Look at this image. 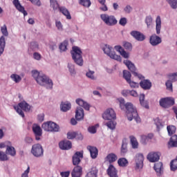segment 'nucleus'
Here are the masks:
<instances>
[{"label": "nucleus", "instance_id": "27", "mask_svg": "<svg viewBox=\"0 0 177 177\" xmlns=\"http://www.w3.org/2000/svg\"><path fill=\"white\" fill-rule=\"evenodd\" d=\"M9 145L6 146V153L8 154V156H11V157H15L16 156V149L15 147H12V143L8 142Z\"/></svg>", "mask_w": 177, "mask_h": 177}, {"label": "nucleus", "instance_id": "42", "mask_svg": "<svg viewBox=\"0 0 177 177\" xmlns=\"http://www.w3.org/2000/svg\"><path fill=\"white\" fill-rule=\"evenodd\" d=\"M67 46H68V41L67 40L61 43L59 46L60 52H66V50H67Z\"/></svg>", "mask_w": 177, "mask_h": 177}, {"label": "nucleus", "instance_id": "28", "mask_svg": "<svg viewBox=\"0 0 177 177\" xmlns=\"http://www.w3.org/2000/svg\"><path fill=\"white\" fill-rule=\"evenodd\" d=\"M140 86L145 91H149L151 88V82L149 80H143L140 82Z\"/></svg>", "mask_w": 177, "mask_h": 177}, {"label": "nucleus", "instance_id": "47", "mask_svg": "<svg viewBox=\"0 0 177 177\" xmlns=\"http://www.w3.org/2000/svg\"><path fill=\"white\" fill-rule=\"evenodd\" d=\"M131 77H132V75H131V72L128 71H123V78H124L127 82L131 81Z\"/></svg>", "mask_w": 177, "mask_h": 177}, {"label": "nucleus", "instance_id": "55", "mask_svg": "<svg viewBox=\"0 0 177 177\" xmlns=\"http://www.w3.org/2000/svg\"><path fill=\"white\" fill-rule=\"evenodd\" d=\"M170 169L171 171H176L177 169V160H172L171 162H170Z\"/></svg>", "mask_w": 177, "mask_h": 177}, {"label": "nucleus", "instance_id": "40", "mask_svg": "<svg viewBox=\"0 0 177 177\" xmlns=\"http://www.w3.org/2000/svg\"><path fill=\"white\" fill-rule=\"evenodd\" d=\"M85 177H97V170L96 168H92L87 174Z\"/></svg>", "mask_w": 177, "mask_h": 177}, {"label": "nucleus", "instance_id": "14", "mask_svg": "<svg viewBox=\"0 0 177 177\" xmlns=\"http://www.w3.org/2000/svg\"><path fill=\"white\" fill-rule=\"evenodd\" d=\"M130 35L134 38L136 41H138L139 42H143L145 39H146V36L138 31V30H133L130 32Z\"/></svg>", "mask_w": 177, "mask_h": 177}, {"label": "nucleus", "instance_id": "33", "mask_svg": "<svg viewBox=\"0 0 177 177\" xmlns=\"http://www.w3.org/2000/svg\"><path fill=\"white\" fill-rule=\"evenodd\" d=\"M5 46H6V41L5 40V37L1 36L0 37V57L5 52Z\"/></svg>", "mask_w": 177, "mask_h": 177}, {"label": "nucleus", "instance_id": "23", "mask_svg": "<svg viewBox=\"0 0 177 177\" xmlns=\"http://www.w3.org/2000/svg\"><path fill=\"white\" fill-rule=\"evenodd\" d=\"M72 177H82V167L76 166L73 168L71 172Z\"/></svg>", "mask_w": 177, "mask_h": 177}, {"label": "nucleus", "instance_id": "58", "mask_svg": "<svg viewBox=\"0 0 177 177\" xmlns=\"http://www.w3.org/2000/svg\"><path fill=\"white\" fill-rule=\"evenodd\" d=\"M30 169V166H28L27 169L21 174V177H29Z\"/></svg>", "mask_w": 177, "mask_h": 177}, {"label": "nucleus", "instance_id": "3", "mask_svg": "<svg viewBox=\"0 0 177 177\" xmlns=\"http://www.w3.org/2000/svg\"><path fill=\"white\" fill-rule=\"evenodd\" d=\"M71 55L74 63H75L77 66H79L80 67H82V66H84L82 50L80 47L75 46H73Z\"/></svg>", "mask_w": 177, "mask_h": 177}, {"label": "nucleus", "instance_id": "51", "mask_svg": "<svg viewBox=\"0 0 177 177\" xmlns=\"http://www.w3.org/2000/svg\"><path fill=\"white\" fill-rule=\"evenodd\" d=\"M9 158L6 152L0 151V161H8Z\"/></svg>", "mask_w": 177, "mask_h": 177}, {"label": "nucleus", "instance_id": "6", "mask_svg": "<svg viewBox=\"0 0 177 177\" xmlns=\"http://www.w3.org/2000/svg\"><path fill=\"white\" fill-rule=\"evenodd\" d=\"M168 80L165 82L166 89L169 92H174L173 82H177V72L170 73L167 75Z\"/></svg>", "mask_w": 177, "mask_h": 177}, {"label": "nucleus", "instance_id": "26", "mask_svg": "<svg viewBox=\"0 0 177 177\" xmlns=\"http://www.w3.org/2000/svg\"><path fill=\"white\" fill-rule=\"evenodd\" d=\"M114 48L117 52L120 53V55H121L122 57L124 59H129V53H127L121 46H115Z\"/></svg>", "mask_w": 177, "mask_h": 177}, {"label": "nucleus", "instance_id": "24", "mask_svg": "<svg viewBox=\"0 0 177 177\" xmlns=\"http://www.w3.org/2000/svg\"><path fill=\"white\" fill-rule=\"evenodd\" d=\"M59 146L61 150H70L72 147L71 142L68 140L61 141Z\"/></svg>", "mask_w": 177, "mask_h": 177}, {"label": "nucleus", "instance_id": "32", "mask_svg": "<svg viewBox=\"0 0 177 177\" xmlns=\"http://www.w3.org/2000/svg\"><path fill=\"white\" fill-rule=\"evenodd\" d=\"M118 157L115 153H111L106 156L105 158V160L109 162V164H112V162H115V160H118Z\"/></svg>", "mask_w": 177, "mask_h": 177}, {"label": "nucleus", "instance_id": "35", "mask_svg": "<svg viewBox=\"0 0 177 177\" xmlns=\"http://www.w3.org/2000/svg\"><path fill=\"white\" fill-rule=\"evenodd\" d=\"M130 143L131 145L132 149L136 150V149H139V142L134 136L130 137Z\"/></svg>", "mask_w": 177, "mask_h": 177}, {"label": "nucleus", "instance_id": "60", "mask_svg": "<svg viewBox=\"0 0 177 177\" xmlns=\"http://www.w3.org/2000/svg\"><path fill=\"white\" fill-rule=\"evenodd\" d=\"M77 136V132L71 131L67 133L68 139H74Z\"/></svg>", "mask_w": 177, "mask_h": 177}, {"label": "nucleus", "instance_id": "43", "mask_svg": "<svg viewBox=\"0 0 177 177\" xmlns=\"http://www.w3.org/2000/svg\"><path fill=\"white\" fill-rule=\"evenodd\" d=\"M169 136H172L175 132H176V127L174 125H169L167 127Z\"/></svg>", "mask_w": 177, "mask_h": 177}, {"label": "nucleus", "instance_id": "8", "mask_svg": "<svg viewBox=\"0 0 177 177\" xmlns=\"http://www.w3.org/2000/svg\"><path fill=\"white\" fill-rule=\"evenodd\" d=\"M159 104L162 109H169V107H171V106L175 104V99L172 97L160 98Z\"/></svg>", "mask_w": 177, "mask_h": 177}, {"label": "nucleus", "instance_id": "18", "mask_svg": "<svg viewBox=\"0 0 177 177\" xmlns=\"http://www.w3.org/2000/svg\"><path fill=\"white\" fill-rule=\"evenodd\" d=\"M75 103L77 104L80 107H83V109H84V110H86V111H89L91 109V105L82 98H77L75 100Z\"/></svg>", "mask_w": 177, "mask_h": 177}, {"label": "nucleus", "instance_id": "54", "mask_svg": "<svg viewBox=\"0 0 177 177\" xmlns=\"http://www.w3.org/2000/svg\"><path fill=\"white\" fill-rule=\"evenodd\" d=\"M127 84H129V86L131 88H132L133 89H135L136 88L139 87L140 84L136 82H133L131 80L129 82H127Z\"/></svg>", "mask_w": 177, "mask_h": 177}, {"label": "nucleus", "instance_id": "15", "mask_svg": "<svg viewBox=\"0 0 177 177\" xmlns=\"http://www.w3.org/2000/svg\"><path fill=\"white\" fill-rule=\"evenodd\" d=\"M161 157V153L160 152H150L147 158L149 162H157Z\"/></svg>", "mask_w": 177, "mask_h": 177}, {"label": "nucleus", "instance_id": "11", "mask_svg": "<svg viewBox=\"0 0 177 177\" xmlns=\"http://www.w3.org/2000/svg\"><path fill=\"white\" fill-rule=\"evenodd\" d=\"M102 118L106 121H111L117 118L114 109L109 108L102 113Z\"/></svg>", "mask_w": 177, "mask_h": 177}, {"label": "nucleus", "instance_id": "5", "mask_svg": "<svg viewBox=\"0 0 177 177\" xmlns=\"http://www.w3.org/2000/svg\"><path fill=\"white\" fill-rule=\"evenodd\" d=\"M100 19L106 26H109V27H113V26H115V24L118 23V21H117L114 15L101 14Z\"/></svg>", "mask_w": 177, "mask_h": 177}, {"label": "nucleus", "instance_id": "61", "mask_svg": "<svg viewBox=\"0 0 177 177\" xmlns=\"http://www.w3.org/2000/svg\"><path fill=\"white\" fill-rule=\"evenodd\" d=\"M30 48L32 50H37L39 48L38 43L37 41H33L30 43Z\"/></svg>", "mask_w": 177, "mask_h": 177}, {"label": "nucleus", "instance_id": "34", "mask_svg": "<svg viewBox=\"0 0 177 177\" xmlns=\"http://www.w3.org/2000/svg\"><path fill=\"white\" fill-rule=\"evenodd\" d=\"M168 147H177V135H174L171 137L168 142Z\"/></svg>", "mask_w": 177, "mask_h": 177}, {"label": "nucleus", "instance_id": "4", "mask_svg": "<svg viewBox=\"0 0 177 177\" xmlns=\"http://www.w3.org/2000/svg\"><path fill=\"white\" fill-rule=\"evenodd\" d=\"M102 49L104 53H105V55L109 56V57H110L111 59H113V60H117V62H121V56L115 54V52H114V49H113V47H111L110 45L104 44L102 46Z\"/></svg>", "mask_w": 177, "mask_h": 177}, {"label": "nucleus", "instance_id": "25", "mask_svg": "<svg viewBox=\"0 0 177 177\" xmlns=\"http://www.w3.org/2000/svg\"><path fill=\"white\" fill-rule=\"evenodd\" d=\"M84 157L82 152H76L73 156V165H78L81 162V158Z\"/></svg>", "mask_w": 177, "mask_h": 177}, {"label": "nucleus", "instance_id": "36", "mask_svg": "<svg viewBox=\"0 0 177 177\" xmlns=\"http://www.w3.org/2000/svg\"><path fill=\"white\" fill-rule=\"evenodd\" d=\"M58 10H59L62 15H64L68 20H71V15H70V12H68V10H67L66 7H60Z\"/></svg>", "mask_w": 177, "mask_h": 177}, {"label": "nucleus", "instance_id": "1", "mask_svg": "<svg viewBox=\"0 0 177 177\" xmlns=\"http://www.w3.org/2000/svg\"><path fill=\"white\" fill-rule=\"evenodd\" d=\"M120 103V107L121 110L126 112L127 120L129 121H132L133 119L136 122H140V118L138 115V111L136 110V106L132 104V102H127L125 104V100L122 97L118 99Z\"/></svg>", "mask_w": 177, "mask_h": 177}, {"label": "nucleus", "instance_id": "17", "mask_svg": "<svg viewBox=\"0 0 177 177\" xmlns=\"http://www.w3.org/2000/svg\"><path fill=\"white\" fill-rule=\"evenodd\" d=\"M162 42V40L161 39V37H160L156 34L152 35L149 38V44L152 46H157L160 45V44H161Z\"/></svg>", "mask_w": 177, "mask_h": 177}, {"label": "nucleus", "instance_id": "53", "mask_svg": "<svg viewBox=\"0 0 177 177\" xmlns=\"http://www.w3.org/2000/svg\"><path fill=\"white\" fill-rule=\"evenodd\" d=\"M167 2L171 9H177V0H167Z\"/></svg>", "mask_w": 177, "mask_h": 177}, {"label": "nucleus", "instance_id": "52", "mask_svg": "<svg viewBox=\"0 0 177 177\" xmlns=\"http://www.w3.org/2000/svg\"><path fill=\"white\" fill-rule=\"evenodd\" d=\"M80 4L85 8H89L91 5V0H80Z\"/></svg>", "mask_w": 177, "mask_h": 177}, {"label": "nucleus", "instance_id": "41", "mask_svg": "<svg viewBox=\"0 0 177 177\" xmlns=\"http://www.w3.org/2000/svg\"><path fill=\"white\" fill-rule=\"evenodd\" d=\"M71 109V103L70 102H64L61 104L62 111L66 112L68 111Z\"/></svg>", "mask_w": 177, "mask_h": 177}, {"label": "nucleus", "instance_id": "38", "mask_svg": "<svg viewBox=\"0 0 177 177\" xmlns=\"http://www.w3.org/2000/svg\"><path fill=\"white\" fill-rule=\"evenodd\" d=\"M50 6L53 9L54 12L59 10L60 8L59 6V3H57V0H50Z\"/></svg>", "mask_w": 177, "mask_h": 177}, {"label": "nucleus", "instance_id": "57", "mask_svg": "<svg viewBox=\"0 0 177 177\" xmlns=\"http://www.w3.org/2000/svg\"><path fill=\"white\" fill-rule=\"evenodd\" d=\"M1 31L5 37H8L9 35V33L8 32V28H6V25L1 26Z\"/></svg>", "mask_w": 177, "mask_h": 177}, {"label": "nucleus", "instance_id": "50", "mask_svg": "<svg viewBox=\"0 0 177 177\" xmlns=\"http://www.w3.org/2000/svg\"><path fill=\"white\" fill-rule=\"evenodd\" d=\"M97 128H99V124H95L94 126H90L88 128V131L90 133H96V131H97Z\"/></svg>", "mask_w": 177, "mask_h": 177}, {"label": "nucleus", "instance_id": "37", "mask_svg": "<svg viewBox=\"0 0 177 177\" xmlns=\"http://www.w3.org/2000/svg\"><path fill=\"white\" fill-rule=\"evenodd\" d=\"M118 164L119 167H122L124 168L125 167H128L129 162L128 160H127V158H120L118 160Z\"/></svg>", "mask_w": 177, "mask_h": 177}, {"label": "nucleus", "instance_id": "62", "mask_svg": "<svg viewBox=\"0 0 177 177\" xmlns=\"http://www.w3.org/2000/svg\"><path fill=\"white\" fill-rule=\"evenodd\" d=\"M127 18L125 17H122L119 21V24H120V26H122L123 27H124V26H127Z\"/></svg>", "mask_w": 177, "mask_h": 177}, {"label": "nucleus", "instance_id": "46", "mask_svg": "<svg viewBox=\"0 0 177 177\" xmlns=\"http://www.w3.org/2000/svg\"><path fill=\"white\" fill-rule=\"evenodd\" d=\"M10 78L16 84H19V82H20V81H21V77L17 74H12L10 75Z\"/></svg>", "mask_w": 177, "mask_h": 177}, {"label": "nucleus", "instance_id": "59", "mask_svg": "<svg viewBox=\"0 0 177 177\" xmlns=\"http://www.w3.org/2000/svg\"><path fill=\"white\" fill-rule=\"evenodd\" d=\"M123 46L127 49V50H132V44L129 42H124Z\"/></svg>", "mask_w": 177, "mask_h": 177}, {"label": "nucleus", "instance_id": "22", "mask_svg": "<svg viewBox=\"0 0 177 177\" xmlns=\"http://www.w3.org/2000/svg\"><path fill=\"white\" fill-rule=\"evenodd\" d=\"M153 168L156 172L157 176H161V175H162V172H164V167L162 166V162H159L155 163Z\"/></svg>", "mask_w": 177, "mask_h": 177}, {"label": "nucleus", "instance_id": "29", "mask_svg": "<svg viewBox=\"0 0 177 177\" xmlns=\"http://www.w3.org/2000/svg\"><path fill=\"white\" fill-rule=\"evenodd\" d=\"M13 4L15 5V8L19 10V12H21V13H23L24 16H27V11L24 10V7L20 4V2H19V0H14Z\"/></svg>", "mask_w": 177, "mask_h": 177}, {"label": "nucleus", "instance_id": "10", "mask_svg": "<svg viewBox=\"0 0 177 177\" xmlns=\"http://www.w3.org/2000/svg\"><path fill=\"white\" fill-rule=\"evenodd\" d=\"M30 153L37 158L44 157V147L41 144H35L32 146Z\"/></svg>", "mask_w": 177, "mask_h": 177}, {"label": "nucleus", "instance_id": "64", "mask_svg": "<svg viewBox=\"0 0 177 177\" xmlns=\"http://www.w3.org/2000/svg\"><path fill=\"white\" fill-rule=\"evenodd\" d=\"M133 74L134 77H138L139 80H145V76H143V75L136 72V71H134Z\"/></svg>", "mask_w": 177, "mask_h": 177}, {"label": "nucleus", "instance_id": "30", "mask_svg": "<svg viewBox=\"0 0 177 177\" xmlns=\"http://www.w3.org/2000/svg\"><path fill=\"white\" fill-rule=\"evenodd\" d=\"M95 71L88 69L86 72V77L91 81H96L97 80V76H96Z\"/></svg>", "mask_w": 177, "mask_h": 177}, {"label": "nucleus", "instance_id": "44", "mask_svg": "<svg viewBox=\"0 0 177 177\" xmlns=\"http://www.w3.org/2000/svg\"><path fill=\"white\" fill-rule=\"evenodd\" d=\"M105 125H106V127H107V128H109V129H111V131H114V129H115L117 122H115L113 120H109L108 122H106L105 124Z\"/></svg>", "mask_w": 177, "mask_h": 177}, {"label": "nucleus", "instance_id": "7", "mask_svg": "<svg viewBox=\"0 0 177 177\" xmlns=\"http://www.w3.org/2000/svg\"><path fill=\"white\" fill-rule=\"evenodd\" d=\"M15 110L18 113L21 117L24 118V111H30L31 106L30 104L26 102V101L21 102L18 106H14Z\"/></svg>", "mask_w": 177, "mask_h": 177}, {"label": "nucleus", "instance_id": "56", "mask_svg": "<svg viewBox=\"0 0 177 177\" xmlns=\"http://www.w3.org/2000/svg\"><path fill=\"white\" fill-rule=\"evenodd\" d=\"M55 26L57 27V29L58 31H63V24H62V21L59 20L55 21Z\"/></svg>", "mask_w": 177, "mask_h": 177}, {"label": "nucleus", "instance_id": "31", "mask_svg": "<svg viewBox=\"0 0 177 177\" xmlns=\"http://www.w3.org/2000/svg\"><path fill=\"white\" fill-rule=\"evenodd\" d=\"M123 63L125 64V66H127V68L131 71V73H133L134 71H136V67H135V64H133V63H132V62L130 60L125 59L124 60Z\"/></svg>", "mask_w": 177, "mask_h": 177}, {"label": "nucleus", "instance_id": "2", "mask_svg": "<svg viewBox=\"0 0 177 177\" xmlns=\"http://www.w3.org/2000/svg\"><path fill=\"white\" fill-rule=\"evenodd\" d=\"M30 74L40 86H44L46 89H53V81L45 73L39 72L37 69L32 70Z\"/></svg>", "mask_w": 177, "mask_h": 177}, {"label": "nucleus", "instance_id": "20", "mask_svg": "<svg viewBox=\"0 0 177 177\" xmlns=\"http://www.w3.org/2000/svg\"><path fill=\"white\" fill-rule=\"evenodd\" d=\"M85 113L84 112V109L81 106H77L75 110V118L77 121H81L84 120Z\"/></svg>", "mask_w": 177, "mask_h": 177}, {"label": "nucleus", "instance_id": "45", "mask_svg": "<svg viewBox=\"0 0 177 177\" xmlns=\"http://www.w3.org/2000/svg\"><path fill=\"white\" fill-rule=\"evenodd\" d=\"M68 69L71 75H75L77 71H75V65L71 63L68 64Z\"/></svg>", "mask_w": 177, "mask_h": 177}, {"label": "nucleus", "instance_id": "49", "mask_svg": "<svg viewBox=\"0 0 177 177\" xmlns=\"http://www.w3.org/2000/svg\"><path fill=\"white\" fill-rule=\"evenodd\" d=\"M133 10V8H132L131 5H127L123 8V12L127 15H129V13H131Z\"/></svg>", "mask_w": 177, "mask_h": 177}, {"label": "nucleus", "instance_id": "21", "mask_svg": "<svg viewBox=\"0 0 177 177\" xmlns=\"http://www.w3.org/2000/svg\"><path fill=\"white\" fill-rule=\"evenodd\" d=\"M155 23L156 34L157 35H160V34H161V28L162 25V21H161V17L160 15L156 17Z\"/></svg>", "mask_w": 177, "mask_h": 177}, {"label": "nucleus", "instance_id": "63", "mask_svg": "<svg viewBox=\"0 0 177 177\" xmlns=\"http://www.w3.org/2000/svg\"><path fill=\"white\" fill-rule=\"evenodd\" d=\"M31 1V3L32 5H35V6H41L42 3H41V0H30Z\"/></svg>", "mask_w": 177, "mask_h": 177}, {"label": "nucleus", "instance_id": "19", "mask_svg": "<svg viewBox=\"0 0 177 177\" xmlns=\"http://www.w3.org/2000/svg\"><path fill=\"white\" fill-rule=\"evenodd\" d=\"M87 150L89 151L91 157V158H93V160L97 158L99 150H97V148H96V147L88 145L87 146Z\"/></svg>", "mask_w": 177, "mask_h": 177}, {"label": "nucleus", "instance_id": "9", "mask_svg": "<svg viewBox=\"0 0 177 177\" xmlns=\"http://www.w3.org/2000/svg\"><path fill=\"white\" fill-rule=\"evenodd\" d=\"M41 127L46 132H59V125L53 122H46L42 124Z\"/></svg>", "mask_w": 177, "mask_h": 177}, {"label": "nucleus", "instance_id": "48", "mask_svg": "<svg viewBox=\"0 0 177 177\" xmlns=\"http://www.w3.org/2000/svg\"><path fill=\"white\" fill-rule=\"evenodd\" d=\"M145 24H147V28H150V27H151V24H153V17H151V16L146 17Z\"/></svg>", "mask_w": 177, "mask_h": 177}, {"label": "nucleus", "instance_id": "12", "mask_svg": "<svg viewBox=\"0 0 177 177\" xmlns=\"http://www.w3.org/2000/svg\"><path fill=\"white\" fill-rule=\"evenodd\" d=\"M143 161H145L143 153H137L135 156V169L136 171H140L143 168Z\"/></svg>", "mask_w": 177, "mask_h": 177}, {"label": "nucleus", "instance_id": "16", "mask_svg": "<svg viewBox=\"0 0 177 177\" xmlns=\"http://www.w3.org/2000/svg\"><path fill=\"white\" fill-rule=\"evenodd\" d=\"M106 174L109 177H118V170L112 164H110L108 166V169H106Z\"/></svg>", "mask_w": 177, "mask_h": 177}, {"label": "nucleus", "instance_id": "39", "mask_svg": "<svg viewBox=\"0 0 177 177\" xmlns=\"http://www.w3.org/2000/svg\"><path fill=\"white\" fill-rule=\"evenodd\" d=\"M127 153H128V144L123 141L122 143L120 153L122 156H125Z\"/></svg>", "mask_w": 177, "mask_h": 177}, {"label": "nucleus", "instance_id": "13", "mask_svg": "<svg viewBox=\"0 0 177 177\" xmlns=\"http://www.w3.org/2000/svg\"><path fill=\"white\" fill-rule=\"evenodd\" d=\"M32 129L36 140H41V136H42V129H41V127L37 124H34L32 126Z\"/></svg>", "mask_w": 177, "mask_h": 177}]
</instances>
